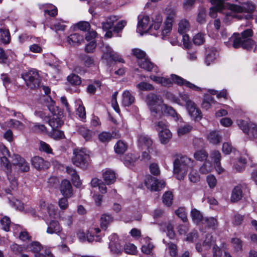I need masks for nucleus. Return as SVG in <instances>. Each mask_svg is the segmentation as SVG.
Returning a JSON list of instances; mask_svg holds the SVG:
<instances>
[{
	"label": "nucleus",
	"instance_id": "obj_1",
	"mask_svg": "<svg viewBox=\"0 0 257 257\" xmlns=\"http://www.w3.org/2000/svg\"><path fill=\"white\" fill-rule=\"evenodd\" d=\"M146 102L152 112L156 113L159 112L170 115L176 120H178L180 115L171 106L163 103L162 98L154 93H149L146 96Z\"/></svg>",
	"mask_w": 257,
	"mask_h": 257
},
{
	"label": "nucleus",
	"instance_id": "obj_2",
	"mask_svg": "<svg viewBox=\"0 0 257 257\" xmlns=\"http://www.w3.org/2000/svg\"><path fill=\"white\" fill-rule=\"evenodd\" d=\"M7 174L8 179L11 184L12 189H15L18 185L17 179L13 176L20 172H27L29 170V163L26 160L18 155H14L12 161V165L9 163V169L3 168Z\"/></svg>",
	"mask_w": 257,
	"mask_h": 257
},
{
	"label": "nucleus",
	"instance_id": "obj_3",
	"mask_svg": "<svg viewBox=\"0 0 257 257\" xmlns=\"http://www.w3.org/2000/svg\"><path fill=\"white\" fill-rule=\"evenodd\" d=\"M252 35V31L248 29L240 34L234 33L225 43L228 47L232 45L234 48L242 47L249 50L254 45V42L251 39Z\"/></svg>",
	"mask_w": 257,
	"mask_h": 257
},
{
	"label": "nucleus",
	"instance_id": "obj_4",
	"mask_svg": "<svg viewBox=\"0 0 257 257\" xmlns=\"http://www.w3.org/2000/svg\"><path fill=\"white\" fill-rule=\"evenodd\" d=\"M150 79L157 84H160L163 86L170 87L175 83L178 85H185L189 88L196 91H201L202 88L186 80L183 78L176 74H171L170 78L157 76L151 75L150 76Z\"/></svg>",
	"mask_w": 257,
	"mask_h": 257
},
{
	"label": "nucleus",
	"instance_id": "obj_5",
	"mask_svg": "<svg viewBox=\"0 0 257 257\" xmlns=\"http://www.w3.org/2000/svg\"><path fill=\"white\" fill-rule=\"evenodd\" d=\"M162 18L160 15H158L153 24L148 26L150 18L146 15H140L138 16V23L137 31L141 35L143 33H148L152 35L157 36L159 33V29L161 26Z\"/></svg>",
	"mask_w": 257,
	"mask_h": 257
},
{
	"label": "nucleus",
	"instance_id": "obj_6",
	"mask_svg": "<svg viewBox=\"0 0 257 257\" xmlns=\"http://www.w3.org/2000/svg\"><path fill=\"white\" fill-rule=\"evenodd\" d=\"M174 174L177 179L183 180L185 178L189 169L195 165V162L186 156L176 158L173 163Z\"/></svg>",
	"mask_w": 257,
	"mask_h": 257
},
{
	"label": "nucleus",
	"instance_id": "obj_7",
	"mask_svg": "<svg viewBox=\"0 0 257 257\" xmlns=\"http://www.w3.org/2000/svg\"><path fill=\"white\" fill-rule=\"evenodd\" d=\"M72 161L74 165L83 169H86L90 163L88 152L85 149H75Z\"/></svg>",
	"mask_w": 257,
	"mask_h": 257
},
{
	"label": "nucleus",
	"instance_id": "obj_8",
	"mask_svg": "<svg viewBox=\"0 0 257 257\" xmlns=\"http://www.w3.org/2000/svg\"><path fill=\"white\" fill-rule=\"evenodd\" d=\"M27 87L34 89L40 86L41 80L38 72L36 70H30L22 74Z\"/></svg>",
	"mask_w": 257,
	"mask_h": 257
},
{
	"label": "nucleus",
	"instance_id": "obj_9",
	"mask_svg": "<svg viewBox=\"0 0 257 257\" xmlns=\"http://www.w3.org/2000/svg\"><path fill=\"white\" fill-rule=\"evenodd\" d=\"M165 14L166 19L164 23V29L162 31L163 36L168 35L171 32L173 22L176 17V11L174 8L168 7L166 9Z\"/></svg>",
	"mask_w": 257,
	"mask_h": 257
},
{
	"label": "nucleus",
	"instance_id": "obj_10",
	"mask_svg": "<svg viewBox=\"0 0 257 257\" xmlns=\"http://www.w3.org/2000/svg\"><path fill=\"white\" fill-rule=\"evenodd\" d=\"M145 184L146 187L152 191H160L165 186V182L164 180L159 181L150 175L146 177Z\"/></svg>",
	"mask_w": 257,
	"mask_h": 257
},
{
	"label": "nucleus",
	"instance_id": "obj_11",
	"mask_svg": "<svg viewBox=\"0 0 257 257\" xmlns=\"http://www.w3.org/2000/svg\"><path fill=\"white\" fill-rule=\"evenodd\" d=\"M102 51L103 53L102 57L105 59H110L115 61L123 63V60L121 57L108 45H105L102 48Z\"/></svg>",
	"mask_w": 257,
	"mask_h": 257
},
{
	"label": "nucleus",
	"instance_id": "obj_12",
	"mask_svg": "<svg viewBox=\"0 0 257 257\" xmlns=\"http://www.w3.org/2000/svg\"><path fill=\"white\" fill-rule=\"evenodd\" d=\"M109 248L113 254H119L122 250V246L116 234H112L109 236Z\"/></svg>",
	"mask_w": 257,
	"mask_h": 257
},
{
	"label": "nucleus",
	"instance_id": "obj_13",
	"mask_svg": "<svg viewBox=\"0 0 257 257\" xmlns=\"http://www.w3.org/2000/svg\"><path fill=\"white\" fill-rule=\"evenodd\" d=\"M185 107L189 115L193 119L199 120L201 119L202 116L201 110L193 101Z\"/></svg>",
	"mask_w": 257,
	"mask_h": 257
},
{
	"label": "nucleus",
	"instance_id": "obj_14",
	"mask_svg": "<svg viewBox=\"0 0 257 257\" xmlns=\"http://www.w3.org/2000/svg\"><path fill=\"white\" fill-rule=\"evenodd\" d=\"M10 156V153L8 149L2 144H0V159L1 165L4 168L7 169L9 170V161L8 159V157Z\"/></svg>",
	"mask_w": 257,
	"mask_h": 257
},
{
	"label": "nucleus",
	"instance_id": "obj_15",
	"mask_svg": "<svg viewBox=\"0 0 257 257\" xmlns=\"http://www.w3.org/2000/svg\"><path fill=\"white\" fill-rule=\"evenodd\" d=\"M139 147L142 150H147L148 152L152 149L153 142L147 136L140 135L139 137Z\"/></svg>",
	"mask_w": 257,
	"mask_h": 257
},
{
	"label": "nucleus",
	"instance_id": "obj_16",
	"mask_svg": "<svg viewBox=\"0 0 257 257\" xmlns=\"http://www.w3.org/2000/svg\"><path fill=\"white\" fill-rule=\"evenodd\" d=\"M60 190L65 197L70 198L73 195L72 186L70 182L67 180H64L61 182Z\"/></svg>",
	"mask_w": 257,
	"mask_h": 257
},
{
	"label": "nucleus",
	"instance_id": "obj_17",
	"mask_svg": "<svg viewBox=\"0 0 257 257\" xmlns=\"http://www.w3.org/2000/svg\"><path fill=\"white\" fill-rule=\"evenodd\" d=\"M138 65L141 68L147 71H153L155 72H158L159 71L158 68L157 66L155 65L152 63L148 57L144 59H142L138 61Z\"/></svg>",
	"mask_w": 257,
	"mask_h": 257
},
{
	"label": "nucleus",
	"instance_id": "obj_18",
	"mask_svg": "<svg viewBox=\"0 0 257 257\" xmlns=\"http://www.w3.org/2000/svg\"><path fill=\"white\" fill-rule=\"evenodd\" d=\"M34 43L29 47L30 51L35 53H41L42 52V45L44 44V40L40 38H34Z\"/></svg>",
	"mask_w": 257,
	"mask_h": 257
},
{
	"label": "nucleus",
	"instance_id": "obj_19",
	"mask_svg": "<svg viewBox=\"0 0 257 257\" xmlns=\"http://www.w3.org/2000/svg\"><path fill=\"white\" fill-rule=\"evenodd\" d=\"M210 2L213 6L210 8L209 16L215 18L216 16L217 12L222 10L224 3L222 0H211Z\"/></svg>",
	"mask_w": 257,
	"mask_h": 257
},
{
	"label": "nucleus",
	"instance_id": "obj_20",
	"mask_svg": "<svg viewBox=\"0 0 257 257\" xmlns=\"http://www.w3.org/2000/svg\"><path fill=\"white\" fill-rule=\"evenodd\" d=\"M62 231V227L57 221L52 220L48 224L46 230L49 234H58Z\"/></svg>",
	"mask_w": 257,
	"mask_h": 257
},
{
	"label": "nucleus",
	"instance_id": "obj_21",
	"mask_svg": "<svg viewBox=\"0 0 257 257\" xmlns=\"http://www.w3.org/2000/svg\"><path fill=\"white\" fill-rule=\"evenodd\" d=\"M32 164L37 170L44 169L48 167V162L39 156H35L32 159Z\"/></svg>",
	"mask_w": 257,
	"mask_h": 257
},
{
	"label": "nucleus",
	"instance_id": "obj_22",
	"mask_svg": "<svg viewBox=\"0 0 257 257\" xmlns=\"http://www.w3.org/2000/svg\"><path fill=\"white\" fill-rule=\"evenodd\" d=\"M180 98L173 96V100L176 103L180 105H184L186 107L188 105L193 102L188 94L185 93H181L179 95Z\"/></svg>",
	"mask_w": 257,
	"mask_h": 257
},
{
	"label": "nucleus",
	"instance_id": "obj_23",
	"mask_svg": "<svg viewBox=\"0 0 257 257\" xmlns=\"http://www.w3.org/2000/svg\"><path fill=\"white\" fill-rule=\"evenodd\" d=\"M63 242L72 243L75 238V234L71 229L65 231H61L57 234Z\"/></svg>",
	"mask_w": 257,
	"mask_h": 257
},
{
	"label": "nucleus",
	"instance_id": "obj_24",
	"mask_svg": "<svg viewBox=\"0 0 257 257\" xmlns=\"http://www.w3.org/2000/svg\"><path fill=\"white\" fill-rule=\"evenodd\" d=\"M135 96L128 90H125L122 95V104L124 106L132 105L135 101Z\"/></svg>",
	"mask_w": 257,
	"mask_h": 257
},
{
	"label": "nucleus",
	"instance_id": "obj_25",
	"mask_svg": "<svg viewBox=\"0 0 257 257\" xmlns=\"http://www.w3.org/2000/svg\"><path fill=\"white\" fill-rule=\"evenodd\" d=\"M120 134L117 132H112L111 134L108 132H102L99 135L98 138L101 142H107L112 138H118Z\"/></svg>",
	"mask_w": 257,
	"mask_h": 257
},
{
	"label": "nucleus",
	"instance_id": "obj_26",
	"mask_svg": "<svg viewBox=\"0 0 257 257\" xmlns=\"http://www.w3.org/2000/svg\"><path fill=\"white\" fill-rule=\"evenodd\" d=\"M142 251L145 254H151L154 248V245L149 237H145L142 240Z\"/></svg>",
	"mask_w": 257,
	"mask_h": 257
},
{
	"label": "nucleus",
	"instance_id": "obj_27",
	"mask_svg": "<svg viewBox=\"0 0 257 257\" xmlns=\"http://www.w3.org/2000/svg\"><path fill=\"white\" fill-rule=\"evenodd\" d=\"M216 104H217V103L214 100V98L211 95L206 94L204 95L201 106L203 108L208 110Z\"/></svg>",
	"mask_w": 257,
	"mask_h": 257
},
{
	"label": "nucleus",
	"instance_id": "obj_28",
	"mask_svg": "<svg viewBox=\"0 0 257 257\" xmlns=\"http://www.w3.org/2000/svg\"><path fill=\"white\" fill-rule=\"evenodd\" d=\"M103 178L107 185L112 184L116 179L115 174L111 170H106L103 173Z\"/></svg>",
	"mask_w": 257,
	"mask_h": 257
},
{
	"label": "nucleus",
	"instance_id": "obj_29",
	"mask_svg": "<svg viewBox=\"0 0 257 257\" xmlns=\"http://www.w3.org/2000/svg\"><path fill=\"white\" fill-rule=\"evenodd\" d=\"M228 9L230 11V12L227 13V16L231 17L232 18L238 17L236 13H240L243 12V8L242 7V6L237 5L229 4L228 5Z\"/></svg>",
	"mask_w": 257,
	"mask_h": 257
},
{
	"label": "nucleus",
	"instance_id": "obj_30",
	"mask_svg": "<svg viewBox=\"0 0 257 257\" xmlns=\"http://www.w3.org/2000/svg\"><path fill=\"white\" fill-rule=\"evenodd\" d=\"M83 40V37L79 34L74 33L69 36L67 41L71 46L80 44Z\"/></svg>",
	"mask_w": 257,
	"mask_h": 257
},
{
	"label": "nucleus",
	"instance_id": "obj_31",
	"mask_svg": "<svg viewBox=\"0 0 257 257\" xmlns=\"http://www.w3.org/2000/svg\"><path fill=\"white\" fill-rule=\"evenodd\" d=\"M172 137V133L168 128L160 131L159 132V139L162 144H167Z\"/></svg>",
	"mask_w": 257,
	"mask_h": 257
},
{
	"label": "nucleus",
	"instance_id": "obj_32",
	"mask_svg": "<svg viewBox=\"0 0 257 257\" xmlns=\"http://www.w3.org/2000/svg\"><path fill=\"white\" fill-rule=\"evenodd\" d=\"M10 41L11 36L9 30L0 28V43L8 44Z\"/></svg>",
	"mask_w": 257,
	"mask_h": 257
},
{
	"label": "nucleus",
	"instance_id": "obj_33",
	"mask_svg": "<svg viewBox=\"0 0 257 257\" xmlns=\"http://www.w3.org/2000/svg\"><path fill=\"white\" fill-rule=\"evenodd\" d=\"M194 167L195 166L192 168H191L188 174L189 181L193 183H197L200 179V175L197 170L194 168Z\"/></svg>",
	"mask_w": 257,
	"mask_h": 257
},
{
	"label": "nucleus",
	"instance_id": "obj_34",
	"mask_svg": "<svg viewBox=\"0 0 257 257\" xmlns=\"http://www.w3.org/2000/svg\"><path fill=\"white\" fill-rule=\"evenodd\" d=\"M7 123L9 127L20 131L25 128V125L22 122L16 119H10L7 122Z\"/></svg>",
	"mask_w": 257,
	"mask_h": 257
},
{
	"label": "nucleus",
	"instance_id": "obj_35",
	"mask_svg": "<svg viewBox=\"0 0 257 257\" xmlns=\"http://www.w3.org/2000/svg\"><path fill=\"white\" fill-rule=\"evenodd\" d=\"M166 251L172 257H176L178 254L177 246L176 244L172 242L167 243Z\"/></svg>",
	"mask_w": 257,
	"mask_h": 257
},
{
	"label": "nucleus",
	"instance_id": "obj_36",
	"mask_svg": "<svg viewBox=\"0 0 257 257\" xmlns=\"http://www.w3.org/2000/svg\"><path fill=\"white\" fill-rule=\"evenodd\" d=\"M242 198V190L240 186L235 187L232 192L231 200L233 202L237 201Z\"/></svg>",
	"mask_w": 257,
	"mask_h": 257
},
{
	"label": "nucleus",
	"instance_id": "obj_37",
	"mask_svg": "<svg viewBox=\"0 0 257 257\" xmlns=\"http://www.w3.org/2000/svg\"><path fill=\"white\" fill-rule=\"evenodd\" d=\"M127 146L125 142L119 140L114 146V149L116 153L118 154H123L127 149Z\"/></svg>",
	"mask_w": 257,
	"mask_h": 257
},
{
	"label": "nucleus",
	"instance_id": "obj_38",
	"mask_svg": "<svg viewBox=\"0 0 257 257\" xmlns=\"http://www.w3.org/2000/svg\"><path fill=\"white\" fill-rule=\"evenodd\" d=\"M207 139L213 145L219 144L220 142V137L216 131L211 132L207 136Z\"/></svg>",
	"mask_w": 257,
	"mask_h": 257
},
{
	"label": "nucleus",
	"instance_id": "obj_39",
	"mask_svg": "<svg viewBox=\"0 0 257 257\" xmlns=\"http://www.w3.org/2000/svg\"><path fill=\"white\" fill-rule=\"evenodd\" d=\"M252 123L251 121H246L242 119L237 120V124L239 128L243 131L245 134H249V127L250 123Z\"/></svg>",
	"mask_w": 257,
	"mask_h": 257
},
{
	"label": "nucleus",
	"instance_id": "obj_40",
	"mask_svg": "<svg viewBox=\"0 0 257 257\" xmlns=\"http://www.w3.org/2000/svg\"><path fill=\"white\" fill-rule=\"evenodd\" d=\"M31 130L36 133H45L47 131V128L44 125L37 122L32 123Z\"/></svg>",
	"mask_w": 257,
	"mask_h": 257
},
{
	"label": "nucleus",
	"instance_id": "obj_41",
	"mask_svg": "<svg viewBox=\"0 0 257 257\" xmlns=\"http://www.w3.org/2000/svg\"><path fill=\"white\" fill-rule=\"evenodd\" d=\"M191 215L193 222L198 223L201 221H204L203 215L200 212L196 209H193L191 212Z\"/></svg>",
	"mask_w": 257,
	"mask_h": 257
},
{
	"label": "nucleus",
	"instance_id": "obj_42",
	"mask_svg": "<svg viewBox=\"0 0 257 257\" xmlns=\"http://www.w3.org/2000/svg\"><path fill=\"white\" fill-rule=\"evenodd\" d=\"M116 21L117 18L115 16H110L107 19L105 22L102 23V28L105 30L111 29Z\"/></svg>",
	"mask_w": 257,
	"mask_h": 257
},
{
	"label": "nucleus",
	"instance_id": "obj_43",
	"mask_svg": "<svg viewBox=\"0 0 257 257\" xmlns=\"http://www.w3.org/2000/svg\"><path fill=\"white\" fill-rule=\"evenodd\" d=\"M192 129V126L186 123L183 125H180L177 130V133L179 136H182L189 133Z\"/></svg>",
	"mask_w": 257,
	"mask_h": 257
},
{
	"label": "nucleus",
	"instance_id": "obj_44",
	"mask_svg": "<svg viewBox=\"0 0 257 257\" xmlns=\"http://www.w3.org/2000/svg\"><path fill=\"white\" fill-rule=\"evenodd\" d=\"M112 217L108 214L102 215L100 220V226L102 228H106L109 223L112 221Z\"/></svg>",
	"mask_w": 257,
	"mask_h": 257
},
{
	"label": "nucleus",
	"instance_id": "obj_45",
	"mask_svg": "<svg viewBox=\"0 0 257 257\" xmlns=\"http://www.w3.org/2000/svg\"><path fill=\"white\" fill-rule=\"evenodd\" d=\"M189 29V24L185 20H181L178 24V32L183 34L186 33Z\"/></svg>",
	"mask_w": 257,
	"mask_h": 257
},
{
	"label": "nucleus",
	"instance_id": "obj_46",
	"mask_svg": "<svg viewBox=\"0 0 257 257\" xmlns=\"http://www.w3.org/2000/svg\"><path fill=\"white\" fill-rule=\"evenodd\" d=\"M48 123L53 130L60 127L63 124V121L60 118L57 117L50 119Z\"/></svg>",
	"mask_w": 257,
	"mask_h": 257
},
{
	"label": "nucleus",
	"instance_id": "obj_47",
	"mask_svg": "<svg viewBox=\"0 0 257 257\" xmlns=\"http://www.w3.org/2000/svg\"><path fill=\"white\" fill-rule=\"evenodd\" d=\"M138 159V157L133 154H128L125 156L123 158L124 164L130 167Z\"/></svg>",
	"mask_w": 257,
	"mask_h": 257
},
{
	"label": "nucleus",
	"instance_id": "obj_48",
	"mask_svg": "<svg viewBox=\"0 0 257 257\" xmlns=\"http://www.w3.org/2000/svg\"><path fill=\"white\" fill-rule=\"evenodd\" d=\"M78 132L86 140H89L92 136V132L84 126H80L78 128Z\"/></svg>",
	"mask_w": 257,
	"mask_h": 257
},
{
	"label": "nucleus",
	"instance_id": "obj_49",
	"mask_svg": "<svg viewBox=\"0 0 257 257\" xmlns=\"http://www.w3.org/2000/svg\"><path fill=\"white\" fill-rule=\"evenodd\" d=\"M132 53L134 56H135L138 59V62L142 59H144L147 58L146 53L143 50L139 49H134L132 50Z\"/></svg>",
	"mask_w": 257,
	"mask_h": 257
},
{
	"label": "nucleus",
	"instance_id": "obj_50",
	"mask_svg": "<svg viewBox=\"0 0 257 257\" xmlns=\"http://www.w3.org/2000/svg\"><path fill=\"white\" fill-rule=\"evenodd\" d=\"M215 241L213 238V236L211 234H208L206 236L203 243V247L205 250L209 249L211 245L214 244Z\"/></svg>",
	"mask_w": 257,
	"mask_h": 257
},
{
	"label": "nucleus",
	"instance_id": "obj_51",
	"mask_svg": "<svg viewBox=\"0 0 257 257\" xmlns=\"http://www.w3.org/2000/svg\"><path fill=\"white\" fill-rule=\"evenodd\" d=\"M246 163V159L244 158L240 157L238 160L236 164L234 165L235 170L237 172H241L244 170Z\"/></svg>",
	"mask_w": 257,
	"mask_h": 257
},
{
	"label": "nucleus",
	"instance_id": "obj_52",
	"mask_svg": "<svg viewBox=\"0 0 257 257\" xmlns=\"http://www.w3.org/2000/svg\"><path fill=\"white\" fill-rule=\"evenodd\" d=\"M242 7L243 8V12L248 13H252L255 9V5L250 2L242 3Z\"/></svg>",
	"mask_w": 257,
	"mask_h": 257
},
{
	"label": "nucleus",
	"instance_id": "obj_53",
	"mask_svg": "<svg viewBox=\"0 0 257 257\" xmlns=\"http://www.w3.org/2000/svg\"><path fill=\"white\" fill-rule=\"evenodd\" d=\"M173 195L171 192H166L163 196V202L167 206H169L172 203Z\"/></svg>",
	"mask_w": 257,
	"mask_h": 257
},
{
	"label": "nucleus",
	"instance_id": "obj_54",
	"mask_svg": "<svg viewBox=\"0 0 257 257\" xmlns=\"http://www.w3.org/2000/svg\"><path fill=\"white\" fill-rule=\"evenodd\" d=\"M68 81L72 85H79L81 83L80 78L77 75L72 74L67 77Z\"/></svg>",
	"mask_w": 257,
	"mask_h": 257
},
{
	"label": "nucleus",
	"instance_id": "obj_55",
	"mask_svg": "<svg viewBox=\"0 0 257 257\" xmlns=\"http://www.w3.org/2000/svg\"><path fill=\"white\" fill-rule=\"evenodd\" d=\"M137 87L143 91H150L154 89V87L152 84L145 82H142L138 84Z\"/></svg>",
	"mask_w": 257,
	"mask_h": 257
},
{
	"label": "nucleus",
	"instance_id": "obj_56",
	"mask_svg": "<svg viewBox=\"0 0 257 257\" xmlns=\"http://www.w3.org/2000/svg\"><path fill=\"white\" fill-rule=\"evenodd\" d=\"M216 51L212 50L210 53L207 52V55L205 58V63L207 66L210 65L211 63H213L216 58Z\"/></svg>",
	"mask_w": 257,
	"mask_h": 257
},
{
	"label": "nucleus",
	"instance_id": "obj_57",
	"mask_svg": "<svg viewBox=\"0 0 257 257\" xmlns=\"http://www.w3.org/2000/svg\"><path fill=\"white\" fill-rule=\"evenodd\" d=\"M27 249L37 253L41 250V245L38 242H33L28 245Z\"/></svg>",
	"mask_w": 257,
	"mask_h": 257
},
{
	"label": "nucleus",
	"instance_id": "obj_58",
	"mask_svg": "<svg viewBox=\"0 0 257 257\" xmlns=\"http://www.w3.org/2000/svg\"><path fill=\"white\" fill-rule=\"evenodd\" d=\"M194 156L197 160L202 161L207 159L208 154L204 150H200L195 153Z\"/></svg>",
	"mask_w": 257,
	"mask_h": 257
},
{
	"label": "nucleus",
	"instance_id": "obj_59",
	"mask_svg": "<svg viewBox=\"0 0 257 257\" xmlns=\"http://www.w3.org/2000/svg\"><path fill=\"white\" fill-rule=\"evenodd\" d=\"M231 243L236 251H239L242 250V241L238 238H233L231 239Z\"/></svg>",
	"mask_w": 257,
	"mask_h": 257
},
{
	"label": "nucleus",
	"instance_id": "obj_60",
	"mask_svg": "<svg viewBox=\"0 0 257 257\" xmlns=\"http://www.w3.org/2000/svg\"><path fill=\"white\" fill-rule=\"evenodd\" d=\"M1 224L2 226V228L6 231L10 230V227L11 225V220L8 217H4L1 220Z\"/></svg>",
	"mask_w": 257,
	"mask_h": 257
},
{
	"label": "nucleus",
	"instance_id": "obj_61",
	"mask_svg": "<svg viewBox=\"0 0 257 257\" xmlns=\"http://www.w3.org/2000/svg\"><path fill=\"white\" fill-rule=\"evenodd\" d=\"M124 250L126 253L134 254L137 251V247L133 244L127 243L124 245Z\"/></svg>",
	"mask_w": 257,
	"mask_h": 257
},
{
	"label": "nucleus",
	"instance_id": "obj_62",
	"mask_svg": "<svg viewBox=\"0 0 257 257\" xmlns=\"http://www.w3.org/2000/svg\"><path fill=\"white\" fill-rule=\"evenodd\" d=\"M204 221L209 228L215 229L217 226V220L213 217L206 218Z\"/></svg>",
	"mask_w": 257,
	"mask_h": 257
},
{
	"label": "nucleus",
	"instance_id": "obj_63",
	"mask_svg": "<svg viewBox=\"0 0 257 257\" xmlns=\"http://www.w3.org/2000/svg\"><path fill=\"white\" fill-rule=\"evenodd\" d=\"M77 103L79 105L78 107L77 108V114L80 118H84L86 116L85 108L81 105L82 102L80 100H77Z\"/></svg>",
	"mask_w": 257,
	"mask_h": 257
},
{
	"label": "nucleus",
	"instance_id": "obj_64",
	"mask_svg": "<svg viewBox=\"0 0 257 257\" xmlns=\"http://www.w3.org/2000/svg\"><path fill=\"white\" fill-rule=\"evenodd\" d=\"M51 134V137L55 140H59L64 138V134L63 132L60 130L55 129L52 130Z\"/></svg>",
	"mask_w": 257,
	"mask_h": 257
}]
</instances>
